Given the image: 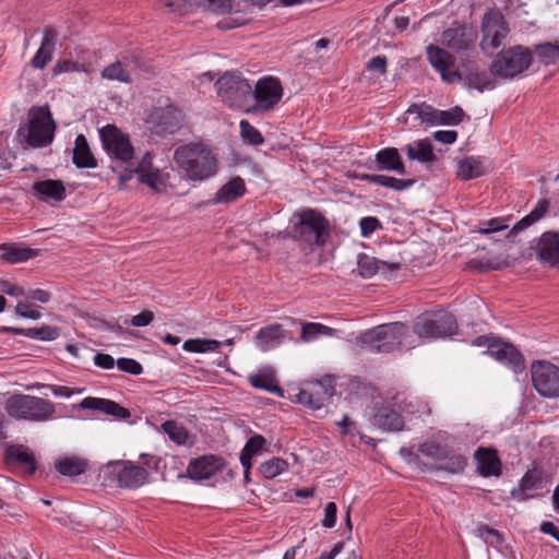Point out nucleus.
Wrapping results in <instances>:
<instances>
[{"label":"nucleus","mask_w":559,"mask_h":559,"mask_svg":"<svg viewBox=\"0 0 559 559\" xmlns=\"http://www.w3.org/2000/svg\"><path fill=\"white\" fill-rule=\"evenodd\" d=\"M174 159L188 180L204 181L217 173V159L213 152L201 143L180 145Z\"/></svg>","instance_id":"nucleus-1"},{"label":"nucleus","mask_w":559,"mask_h":559,"mask_svg":"<svg viewBox=\"0 0 559 559\" xmlns=\"http://www.w3.org/2000/svg\"><path fill=\"white\" fill-rule=\"evenodd\" d=\"M4 408L10 417L29 421L48 420L56 412L50 401L26 394L10 396L4 403Z\"/></svg>","instance_id":"nucleus-2"},{"label":"nucleus","mask_w":559,"mask_h":559,"mask_svg":"<svg viewBox=\"0 0 559 559\" xmlns=\"http://www.w3.org/2000/svg\"><path fill=\"white\" fill-rule=\"evenodd\" d=\"M217 95L231 108L250 111L252 88L239 72H225L215 83Z\"/></svg>","instance_id":"nucleus-3"},{"label":"nucleus","mask_w":559,"mask_h":559,"mask_svg":"<svg viewBox=\"0 0 559 559\" xmlns=\"http://www.w3.org/2000/svg\"><path fill=\"white\" fill-rule=\"evenodd\" d=\"M533 62L528 47L515 45L502 49L490 64L491 75L502 79H513L530 68Z\"/></svg>","instance_id":"nucleus-4"},{"label":"nucleus","mask_w":559,"mask_h":559,"mask_svg":"<svg viewBox=\"0 0 559 559\" xmlns=\"http://www.w3.org/2000/svg\"><path fill=\"white\" fill-rule=\"evenodd\" d=\"M408 328L402 322L378 325L361 334V343L373 353H391L402 345Z\"/></svg>","instance_id":"nucleus-5"},{"label":"nucleus","mask_w":559,"mask_h":559,"mask_svg":"<svg viewBox=\"0 0 559 559\" xmlns=\"http://www.w3.org/2000/svg\"><path fill=\"white\" fill-rule=\"evenodd\" d=\"M413 331L421 338H444L456 333L457 323L454 316L448 311L425 312L415 319Z\"/></svg>","instance_id":"nucleus-6"},{"label":"nucleus","mask_w":559,"mask_h":559,"mask_svg":"<svg viewBox=\"0 0 559 559\" xmlns=\"http://www.w3.org/2000/svg\"><path fill=\"white\" fill-rule=\"evenodd\" d=\"M29 123L25 135L32 147H45L55 136L56 123L47 106L33 107L28 111Z\"/></svg>","instance_id":"nucleus-7"},{"label":"nucleus","mask_w":559,"mask_h":559,"mask_svg":"<svg viewBox=\"0 0 559 559\" xmlns=\"http://www.w3.org/2000/svg\"><path fill=\"white\" fill-rule=\"evenodd\" d=\"M474 346L487 347V353L509 367L514 373H520L525 369L522 354L509 343H503L488 336H479L472 343Z\"/></svg>","instance_id":"nucleus-8"},{"label":"nucleus","mask_w":559,"mask_h":559,"mask_svg":"<svg viewBox=\"0 0 559 559\" xmlns=\"http://www.w3.org/2000/svg\"><path fill=\"white\" fill-rule=\"evenodd\" d=\"M99 136L107 154L115 160L129 163L134 155V148L129 135L114 124H107L99 130Z\"/></svg>","instance_id":"nucleus-9"},{"label":"nucleus","mask_w":559,"mask_h":559,"mask_svg":"<svg viewBox=\"0 0 559 559\" xmlns=\"http://www.w3.org/2000/svg\"><path fill=\"white\" fill-rule=\"evenodd\" d=\"M535 390L545 397H559V367L545 360H535L531 366Z\"/></svg>","instance_id":"nucleus-10"},{"label":"nucleus","mask_w":559,"mask_h":559,"mask_svg":"<svg viewBox=\"0 0 559 559\" xmlns=\"http://www.w3.org/2000/svg\"><path fill=\"white\" fill-rule=\"evenodd\" d=\"M510 32L509 24L499 10L488 11L481 21V47L484 50L489 48L497 49L502 44Z\"/></svg>","instance_id":"nucleus-11"},{"label":"nucleus","mask_w":559,"mask_h":559,"mask_svg":"<svg viewBox=\"0 0 559 559\" xmlns=\"http://www.w3.org/2000/svg\"><path fill=\"white\" fill-rule=\"evenodd\" d=\"M328 229L326 219L313 210L304 211L299 215V223L295 226L296 235L310 245H322Z\"/></svg>","instance_id":"nucleus-12"},{"label":"nucleus","mask_w":559,"mask_h":559,"mask_svg":"<svg viewBox=\"0 0 559 559\" xmlns=\"http://www.w3.org/2000/svg\"><path fill=\"white\" fill-rule=\"evenodd\" d=\"M105 469L116 477L121 488L135 489L145 484L147 471L129 461H115L106 464Z\"/></svg>","instance_id":"nucleus-13"},{"label":"nucleus","mask_w":559,"mask_h":559,"mask_svg":"<svg viewBox=\"0 0 559 559\" xmlns=\"http://www.w3.org/2000/svg\"><path fill=\"white\" fill-rule=\"evenodd\" d=\"M283 96V87L278 79L264 78L257 82L254 91L252 92V98L254 105L250 108V111H267L273 109Z\"/></svg>","instance_id":"nucleus-14"},{"label":"nucleus","mask_w":559,"mask_h":559,"mask_svg":"<svg viewBox=\"0 0 559 559\" xmlns=\"http://www.w3.org/2000/svg\"><path fill=\"white\" fill-rule=\"evenodd\" d=\"M135 173L139 177V181L148 186L156 192H162L166 188V177L158 169L153 168L152 157L150 154H145L134 170L120 175L119 188L123 189L127 186V181L132 178V174Z\"/></svg>","instance_id":"nucleus-15"},{"label":"nucleus","mask_w":559,"mask_h":559,"mask_svg":"<svg viewBox=\"0 0 559 559\" xmlns=\"http://www.w3.org/2000/svg\"><path fill=\"white\" fill-rule=\"evenodd\" d=\"M334 392V379L325 377L322 380L308 383L305 388L300 389L296 395V400L298 403L312 409H320L324 405V402L331 397Z\"/></svg>","instance_id":"nucleus-16"},{"label":"nucleus","mask_w":559,"mask_h":559,"mask_svg":"<svg viewBox=\"0 0 559 559\" xmlns=\"http://www.w3.org/2000/svg\"><path fill=\"white\" fill-rule=\"evenodd\" d=\"M427 58L430 66L440 73L442 81L456 83L462 81V74L455 69V57L438 46L427 47Z\"/></svg>","instance_id":"nucleus-17"},{"label":"nucleus","mask_w":559,"mask_h":559,"mask_svg":"<svg viewBox=\"0 0 559 559\" xmlns=\"http://www.w3.org/2000/svg\"><path fill=\"white\" fill-rule=\"evenodd\" d=\"M224 466V460L217 455H203L192 460L187 468L190 478L195 480L209 479Z\"/></svg>","instance_id":"nucleus-18"},{"label":"nucleus","mask_w":559,"mask_h":559,"mask_svg":"<svg viewBox=\"0 0 559 559\" xmlns=\"http://www.w3.org/2000/svg\"><path fill=\"white\" fill-rule=\"evenodd\" d=\"M78 407L81 409L97 411L119 420H128L131 417V413L128 408L119 405L115 401L102 397H85L79 403Z\"/></svg>","instance_id":"nucleus-19"},{"label":"nucleus","mask_w":559,"mask_h":559,"mask_svg":"<svg viewBox=\"0 0 559 559\" xmlns=\"http://www.w3.org/2000/svg\"><path fill=\"white\" fill-rule=\"evenodd\" d=\"M138 59L130 60L124 57L122 60H116L115 62L105 67L102 71V78L109 81H118L121 83L132 82V72L135 68H139Z\"/></svg>","instance_id":"nucleus-20"},{"label":"nucleus","mask_w":559,"mask_h":559,"mask_svg":"<svg viewBox=\"0 0 559 559\" xmlns=\"http://www.w3.org/2000/svg\"><path fill=\"white\" fill-rule=\"evenodd\" d=\"M397 269L399 264L396 263L379 261L376 258L370 257L366 253H359L357 255L356 272L364 278H370L377 273H382L383 275H385L388 272L396 271Z\"/></svg>","instance_id":"nucleus-21"},{"label":"nucleus","mask_w":559,"mask_h":559,"mask_svg":"<svg viewBox=\"0 0 559 559\" xmlns=\"http://www.w3.org/2000/svg\"><path fill=\"white\" fill-rule=\"evenodd\" d=\"M57 40L58 34L53 28L44 31L40 47L31 60L33 68L43 70L51 61Z\"/></svg>","instance_id":"nucleus-22"},{"label":"nucleus","mask_w":559,"mask_h":559,"mask_svg":"<svg viewBox=\"0 0 559 559\" xmlns=\"http://www.w3.org/2000/svg\"><path fill=\"white\" fill-rule=\"evenodd\" d=\"M151 118L157 132L174 133L180 126L181 112L173 106H167L154 109Z\"/></svg>","instance_id":"nucleus-23"},{"label":"nucleus","mask_w":559,"mask_h":559,"mask_svg":"<svg viewBox=\"0 0 559 559\" xmlns=\"http://www.w3.org/2000/svg\"><path fill=\"white\" fill-rule=\"evenodd\" d=\"M537 254L540 261L547 262L551 266H559V234L544 233L539 238Z\"/></svg>","instance_id":"nucleus-24"},{"label":"nucleus","mask_w":559,"mask_h":559,"mask_svg":"<svg viewBox=\"0 0 559 559\" xmlns=\"http://www.w3.org/2000/svg\"><path fill=\"white\" fill-rule=\"evenodd\" d=\"M417 465L421 471H444L450 474H461L464 472L466 466V459L461 454L448 453L444 452L443 457L437 464L428 465L426 463H421L418 456H416Z\"/></svg>","instance_id":"nucleus-25"},{"label":"nucleus","mask_w":559,"mask_h":559,"mask_svg":"<svg viewBox=\"0 0 559 559\" xmlns=\"http://www.w3.org/2000/svg\"><path fill=\"white\" fill-rule=\"evenodd\" d=\"M246 190L245 180L240 177H235L217 190L210 204L216 205L235 202L246 193Z\"/></svg>","instance_id":"nucleus-26"},{"label":"nucleus","mask_w":559,"mask_h":559,"mask_svg":"<svg viewBox=\"0 0 559 559\" xmlns=\"http://www.w3.org/2000/svg\"><path fill=\"white\" fill-rule=\"evenodd\" d=\"M477 471L484 477L499 476L501 473V462L497 452L491 449L479 448L475 452Z\"/></svg>","instance_id":"nucleus-27"},{"label":"nucleus","mask_w":559,"mask_h":559,"mask_svg":"<svg viewBox=\"0 0 559 559\" xmlns=\"http://www.w3.org/2000/svg\"><path fill=\"white\" fill-rule=\"evenodd\" d=\"M371 421L374 426L391 431H399L403 428L404 421L400 413L390 406L376 407Z\"/></svg>","instance_id":"nucleus-28"},{"label":"nucleus","mask_w":559,"mask_h":559,"mask_svg":"<svg viewBox=\"0 0 559 559\" xmlns=\"http://www.w3.org/2000/svg\"><path fill=\"white\" fill-rule=\"evenodd\" d=\"M285 336L283 326L278 323H273L262 328L257 333L254 342L262 352H266L278 346L284 341Z\"/></svg>","instance_id":"nucleus-29"},{"label":"nucleus","mask_w":559,"mask_h":559,"mask_svg":"<svg viewBox=\"0 0 559 559\" xmlns=\"http://www.w3.org/2000/svg\"><path fill=\"white\" fill-rule=\"evenodd\" d=\"M376 164L378 170L395 171L399 175H405L406 169L399 150L395 147H385L376 154Z\"/></svg>","instance_id":"nucleus-30"},{"label":"nucleus","mask_w":559,"mask_h":559,"mask_svg":"<svg viewBox=\"0 0 559 559\" xmlns=\"http://www.w3.org/2000/svg\"><path fill=\"white\" fill-rule=\"evenodd\" d=\"M33 190L41 200L62 201L66 198V188L60 180L47 179L36 181L33 185Z\"/></svg>","instance_id":"nucleus-31"},{"label":"nucleus","mask_w":559,"mask_h":559,"mask_svg":"<svg viewBox=\"0 0 559 559\" xmlns=\"http://www.w3.org/2000/svg\"><path fill=\"white\" fill-rule=\"evenodd\" d=\"M55 468L63 476L74 477L85 473L88 462L80 456H63L55 462Z\"/></svg>","instance_id":"nucleus-32"},{"label":"nucleus","mask_w":559,"mask_h":559,"mask_svg":"<svg viewBox=\"0 0 559 559\" xmlns=\"http://www.w3.org/2000/svg\"><path fill=\"white\" fill-rule=\"evenodd\" d=\"M72 159L78 168H95L97 166L87 140L83 134L78 135L75 139Z\"/></svg>","instance_id":"nucleus-33"},{"label":"nucleus","mask_w":559,"mask_h":559,"mask_svg":"<svg viewBox=\"0 0 559 559\" xmlns=\"http://www.w3.org/2000/svg\"><path fill=\"white\" fill-rule=\"evenodd\" d=\"M8 463L16 462L27 468L29 474L36 469V461L33 453L24 445H10L5 451Z\"/></svg>","instance_id":"nucleus-34"},{"label":"nucleus","mask_w":559,"mask_h":559,"mask_svg":"<svg viewBox=\"0 0 559 559\" xmlns=\"http://www.w3.org/2000/svg\"><path fill=\"white\" fill-rule=\"evenodd\" d=\"M532 58H536L539 64L544 67L552 66L559 62V45L554 43H543L534 46Z\"/></svg>","instance_id":"nucleus-35"},{"label":"nucleus","mask_w":559,"mask_h":559,"mask_svg":"<svg viewBox=\"0 0 559 559\" xmlns=\"http://www.w3.org/2000/svg\"><path fill=\"white\" fill-rule=\"evenodd\" d=\"M407 157L412 160L428 163L435 159L432 145L429 140H418L405 146Z\"/></svg>","instance_id":"nucleus-36"},{"label":"nucleus","mask_w":559,"mask_h":559,"mask_svg":"<svg viewBox=\"0 0 559 559\" xmlns=\"http://www.w3.org/2000/svg\"><path fill=\"white\" fill-rule=\"evenodd\" d=\"M484 174L485 167L479 157L471 156L457 162V176L462 180H471Z\"/></svg>","instance_id":"nucleus-37"},{"label":"nucleus","mask_w":559,"mask_h":559,"mask_svg":"<svg viewBox=\"0 0 559 559\" xmlns=\"http://www.w3.org/2000/svg\"><path fill=\"white\" fill-rule=\"evenodd\" d=\"M462 81L469 88H475L479 92L485 90H492L496 86L495 80L486 71L471 69L465 76L462 75Z\"/></svg>","instance_id":"nucleus-38"},{"label":"nucleus","mask_w":559,"mask_h":559,"mask_svg":"<svg viewBox=\"0 0 559 559\" xmlns=\"http://www.w3.org/2000/svg\"><path fill=\"white\" fill-rule=\"evenodd\" d=\"M548 207H549L548 201H546V200L539 201L537 203V205L534 207V210L528 215L523 217L520 222H518L512 227V229L508 234V238H511L513 235L524 230L525 228H527L532 224H534L537 221H539L545 215V213L547 212Z\"/></svg>","instance_id":"nucleus-39"},{"label":"nucleus","mask_w":559,"mask_h":559,"mask_svg":"<svg viewBox=\"0 0 559 559\" xmlns=\"http://www.w3.org/2000/svg\"><path fill=\"white\" fill-rule=\"evenodd\" d=\"M162 430L178 445H183L188 442L189 433L187 429L174 420H167L162 424Z\"/></svg>","instance_id":"nucleus-40"},{"label":"nucleus","mask_w":559,"mask_h":559,"mask_svg":"<svg viewBox=\"0 0 559 559\" xmlns=\"http://www.w3.org/2000/svg\"><path fill=\"white\" fill-rule=\"evenodd\" d=\"M221 345L222 343L216 340L190 338L183 343L182 348L189 353H209L216 350Z\"/></svg>","instance_id":"nucleus-41"},{"label":"nucleus","mask_w":559,"mask_h":559,"mask_svg":"<svg viewBox=\"0 0 559 559\" xmlns=\"http://www.w3.org/2000/svg\"><path fill=\"white\" fill-rule=\"evenodd\" d=\"M407 112L416 114L421 122H426L432 126L438 124V109L426 103L411 105L407 109Z\"/></svg>","instance_id":"nucleus-42"},{"label":"nucleus","mask_w":559,"mask_h":559,"mask_svg":"<svg viewBox=\"0 0 559 559\" xmlns=\"http://www.w3.org/2000/svg\"><path fill=\"white\" fill-rule=\"evenodd\" d=\"M287 461L281 457H272L271 460L262 463L259 471L265 478L272 479L287 471Z\"/></svg>","instance_id":"nucleus-43"},{"label":"nucleus","mask_w":559,"mask_h":559,"mask_svg":"<svg viewBox=\"0 0 559 559\" xmlns=\"http://www.w3.org/2000/svg\"><path fill=\"white\" fill-rule=\"evenodd\" d=\"M334 330L321 323H304L301 325V340L310 342L320 335H333Z\"/></svg>","instance_id":"nucleus-44"},{"label":"nucleus","mask_w":559,"mask_h":559,"mask_svg":"<svg viewBox=\"0 0 559 559\" xmlns=\"http://www.w3.org/2000/svg\"><path fill=\"white\" fill-rule=\"evenodd\" d=\"M465 117L464 110L459 107H452L449 110H439L438 109V124H445V126H455L463 121Z\"/></svg>","instance_id":"nucleus-45"},{"label":"nucleus","mask_w":559,"mask_h":559,"mask_svg":"<svg viewBox=\"0 0 559 559\" xmlns=\"http://www.w3.org/2000/svg\"><path fill=\"white\" fill-rule=\"evenodd\" d=\"M537 488V480L534 478V476L531 473H526L523 478L521 479L520 487L516 489H513L511 491V496L513 499L518 501H525L531 496L526 495V490H533Z\"/></svg>","instance_id":"nucleus-46"},{"label":"nucleus","mask_w":559,"mask_h":559,"mask_svg":"<svg viewBox=\"0 0 559 559\" xmlns=\"http://www.w3.org/2000/svg\"><path fill=\"white\" fill-rule=\"evenodd\" d=\"M189 3L203 7L219 14L227 13L233 8V0H189Z\"/></svg>","instance_id":"nucleus-47"},{"label":"nucleus","mask_w":559,"mask_h":559,"mask_svg":"<svg viewBox=\"0 0 559 559\" xmlns=\"http://www.w3.org/2000/svg\"><path fill=\"white\" fill-rule=\"evenodd\" d=\"M59 329L50 325L32 328L25 331V336L40 341H53L59 336Z\"/></svg>","instance_id":"nucleus-48"},{"label":"nucleus","mask_w":559,"mask_h":559,"mask_svg":"<svg viewBox=\"0 0 559 559\" xmlns=\"http://www.w3.org/2000/svg\"><path fill=\"white\" fill-rule=\"evenodd\" d=\"M240 133L242 139L252 145H260L264 142L261 132L247 120L240 121Z\"/></svg>","instance_id":"nucleus-49"},{"label":"nucleus","mask_w":559,"mask_h":559,"mask_svg":"<svg viewBox=\"0 0 559 559\" xmlns=\"http://www.w3.org/2000/svg\"><path fill=\"white\" fill-rule=\"evenodd\" d=\"M35 255L36 253L33 249L17 247H10L3 253V258L10 263L23 262Z\"/></svg>","instance_id":"nucleus-50"},{"label":"nucleus","mask_w":559,"mask_h":559,"mask_svg":"<svg viewBox=\"0 0 559 559\" xmlns=\"http://www.w3.org/2000/svg\"><path fill=\"white\" fill-rule=\"evenodd\" d=\"M418 450L423 455L433 460L435 464L440 462L447 451L445 448L432 441L421 443Z\"/></svg>","instance_id":"nucleus-51"},{"label":"nucleus","mask_w":559,"mask_h":559,"mask_svg":"<svg viewBox=\"0 0 559 559\" xmlns=\"http://www.w3.org/2000/svg\"><path fill=\"white\" fill-rule=\"evenodd\" d=\"M477 535L489 546L498 547L503 542L501 534L487 525L479 526Z\"/></svg>","instance_id":"nucleus-52"},{"label":"nucleus","mask_w":559,"mask_h":559,"mask_svg":"<svg viewBox=\"0 0 559 559\" xmlns=\"http://www.w3.org/2000/svg\"><path fill=\"white\" fill-rule=\"evenodd\" d=\"M360 235L365 238L371 236L376 230L382 228L381 222L374 216H366L359 221Z\"/></svg>","instance_id":"nucleus-53"},{"label":"nucleus","mask_w":559,"mask_h":559,"mask_svg":"<svg viewBox=\"0 0 559 559\" xmlns=\"http://www.w3.org/2000/svg\"><path fill=\"white\" fill-rule=\"evenodd\" d=\"M250 384L255 389H262L267 392H280L281 389L273 384L272 380L263 374H253L249 377Z\"/></svg>","instance_id":"nucleus-54"},{"label":"nucleus","mask_w":559,"mask_h":559,"mask_svg":"<svg viewBox=\"0 0 559 559\" xmlns=\"http://www.w3.org/2000/svg\"><path fill=\"white\" fill-rule=\"evenodd\" d=\"M117 367L119 370L133 376H139L143 371L142 365L132 358H119L117 360Z\"/></svg>","instance_id":"nucleus-55"},{"label":"nucleus","mask_w":559,"mask_h":559,"mask_svg":"<svg viewBox=\"0 0 559 559\" xmlns=\"http://www.w3.org/2000/svg\"><path fill=\"white\" fill-rule=\"evenodd\" d=\"M265 443L266 440L264 439V437L255 435L246 442V445L241 451L254 456L262 450Z\"/></svg>","instance_id":"nucleus-56"},{"label":"nucleus","mask_w":559,"mask_h":559,"mask_svg":"<svg viewBox=\"0 0 559 559\" xmlns=\"http://www.w3.org/2000/svg\"><path fill=\"white\" fill-rule=\"evenodd\" d=\"M415 183L414 179H397L394 177L388 176L386 181L384 182V187L392 189L394 191H403L411 187H413Z\"/></svg>","instance_id":"nucleus-57"},{"label":"nucleus","mask_w":559,"mask_h":559,"mask_svg":"<svg viewBox=\"0 0 559 559\" xmlns=\"http://www.w3.org/2000/svg\"><path fill=\"white\" fill-rule=\"evenodd\" d=\"M158 4L169 12L183 14L187 11L189 0H157Z\"/></svg>","instance_id":"nucleus-58"},{"label":"nucleus","mask_w":559,"mask_h":559,"mask_svg":"<svg viewBox=\"0 0 559 559\" xmlns=\"http://www.w3.org/2000/svg\"><path fill=\"white\" fill-rule=\"evenodd\" d=\"M386 63L385 56H377L368 61L367 69L371 72L384 75L386 73Z\"/></svg>","instance_id":"nucleus-59"},{"label":"nucleus","mask_w":559,"mask_h":559,"mask_svg":"<svg viewBox=\"0 0 559 559\" xmlns=\"http://www.w3.org/2000/svg\"><path fill=\"white\" fill-rule=\"evenodd\" d=\"M337 508L334 502H329L324 509V518L322 525L326 528H332L336 523Z\"/></svg>","instance_id":"nucleus-60"},{"label":"nucleus","mask_w":559,"mask_h":559,"mask_svg":"<svg viewBox=\"0 0 559 559\" xmlns=\"http://www.w3.org/2000/svg\"><path fill=\"white\" fill-rule=\"evenodd\" d=\"M81 66L78 62L63 60L58 61L55 67L52 68V74L58 75L63 72H70V71H80Z\"/></svg>","instance_id":"nucleus-61"},{"label":"nucleus","mask_w":559,"mask_h":559,"mask_svg":"<svg viewBox=\"0 0 559 559\" xmlns=\"http://www.w3.org/2000/svg\"><path fill=\"white\" fill-rule=\"evenodd\" d=\"M154 320V313L150 310L142 311L132 317L130 323L133 326H146Z\"/></svg>","instance_id":"nucleus-62"},{"label":"nucleus","mask_w":559,"mask_h":559,"mask_svg":"<svg viewBox=\"0 0 559 559\" xmlns=\"http://www.w3.org/2000/svg\"><path fill=\"white\" fill-rule=\"evenodd\" d=\"M94 364L99 368L108 370V369L114 368L116 361H115L114 357L109 354L97 353L94 356Z\"/></svg>","instance_id":"nucleus-63"},{"label":"nucleus","mask_w":559,"mask_h":559,"mask_svg":"<svg viewBox=\"0 0 559 559\" xmlns=\"http://www.w3.org/2000/svg\"><path fill=\"white\" fill-rule=\"evenodd\" d=\"M433 139L444 144H452L457 139V132L454 130H439L433 133Z\"/></svg>","instance_id":"nucleus-64"}]
</instances>
